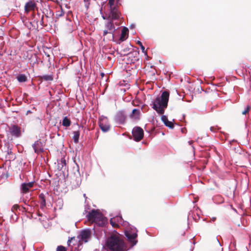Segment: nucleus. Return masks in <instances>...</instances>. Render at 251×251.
<instances>
[{"instance_id": "f257e3e1", "label": "nucleus", "mask_w": 251, "mask_h": 251, "mask_svg": "<svg viewBox=\"0 0 251 251\" xmlns=\"http://www.w3.org/2000/svg\"><path fill=\"white\" fill-rule=\"evenodd\" d=\"M169 98V93L167 91H164L160 97H157L152 101L151 105L157 113L162 115L164 113L165 110L167 107Z\"/></svg>"}, {"instance_id": "f03ea898", "label": "nucleus", "mask_w": 251, "mask_h": 251, "mask_svg": "<svg viewBox=\"0 0 251 251\" xmlns=\"http://www.w3.org/2000/svg\"><path fill=\"white\" fill-rule=\"evenodd\" d=\"M106 246L110 251H126L124 243L117 233L107 238Z\"/></svg>"}, {"instance_id": "7ed1b4c3", "label": "nucleus", "mask_w": 251, "mask_h": 251, "mask_svg": "<svg viewBox=\"0 0 251 251\" xmlns=\"http://www.w3.org/2000/svg\"><path fill=\"white\" fill-rule=\"evenodd\" d=\"M88 220L91 223H94L100 226H104L107 222V219L98 210L92 209L86 215Z\"/></svg>"}, {"instance_id": "20e7f679", "label": "nucleus", "mask_w": 251, "mask_h": 251, "mask_svg": "<svg viewBox=\"0 0 251 251\" xmlns=\"http://www.w3.org/2000/svg\"><path fill=\"white\" fill-rule=\"evenodd\" d=\"M116 30V28L114 25L113 21L108 19L105 23V29L103 30L102 35L105 37L107 34H111V39L114 40V34Z\"/></svg>"}, {"instance_id": "39448f33", "label": "nucleus", "mask_w": 251, "mask_h": 251, "mask_svg": "<svg viewBox=\"0 0 251 251\" xmlns=\"http://www.w3.org/2000/svg\"><path fill=\"white\" fill-rule=\"evenodd\" d=\"M137 230L134 227H130V229H127L125 231V234L128 240L132 244V246L136 244L137 241L135 240L137 236Z\"/></svg>"}, {"instance_id": "423d86ee", "label": "nucleus", "mask_w": 251, "mask_h": 251, "mask_svg": "<svg viewBox=\"0 0 251 251\" xmlns=\"http://www.w3.org/2000/svg\"><path fill=\"white\" fill-rule=\"evenodd\" d=\"M99 125L101 130L104 132L109 131L110 128L107 118L104 116H101L99 117Z\"/></svg>"}, {"instance_id": "0eeeda50", "label": "nucleus", "mask_w": 251, "mask_h": 251, "mask_svg": "<svg viewBox=\"0 0 251 251\" xmlns=\"http://www.w3.org/2000/svg\"><path fill=\"white\" fill-rule=\"evenodd\" d=\"M132 134L134 140L136 142H139L144 137V131L141 127L136 126L133 128Z\"/></svg>"}, {"instance_id": "6e6552de", "label": "nucleus", "mask_w": 251, "mask_h": 251, "mask_svg": "<svg viewBox=\"0 0 251 251\" xmlns=\"http://www.w3.org/2000/svg\"><path fill=\"white\" fill-rule=\"evenodd\" d=\"M10 134L15 138H19L22 136V131L21 127L16 125H11L9 127Z\"/></svg>"}, {"instance_id": "1a4fd4ad", "label": "nucleus", "mask_w": 251, "mask_h": 251, "mask_svg": "<svg viewBox=\"0 0 251 251\" xmlns=\"http://www.w3.org/2000/svg\"><path fill=\"white\" fill-rule=\"evenodd\" d=\"M79 236L81 241L86 243L91 238V230L89 229L83 230L81 231Z\"/></svg>"}, {"instance_id": "9d476101", "label": "nucleus", "mask_w": 251, "mask_h": 251, "mask_svg": "<svg viewBox=\"0 0 251 251\" xmlns=\"http://www.w3.org/2000/svg\"><path fill=\"white\" fill-rule=\"evenodd\" d=\"M34 183V181L22 183L20 186L21 194H24L28 193L29 192V189L33 187Z\"/></svg>"}, {"instance_id": "9b49d317", "label": "nucleus", "mask_w": 251, "mask_h": 251, "mask_svg": "<svg viewBox=\"0 0 251 251\" xmlns=\"http://www.w3.org/2000/svg\"><path fill=\"white\" fill-rule=\"evenodd\" d=\"M36 8V4L34 0H29L25 5V13H28L30 11H34Z\"/></svg>"}, {"instance_id": "f8f14e48", "label": "nucleus", "mask_w": 251, "mask_h": 251, "mask_svg": "<svg viewBox=\"0 0 251 251\" xmlns=\"http://www.w3.org/2000/svg\"><path fill=\"white\" fill-rule=\"evenodd\" d=\"M32 146L34 152L37 154L44 151L43 144L40 140L35 141Z\"/></svg>"}, {"instance_id": "ddd939ff", "label": "nucleus", "mask_w": 251, "mask_h": 251, "mask_svg": "<svg viewBox=\"0 0 251 251\" xmlns=\"http://www.w3.org/2000/svg\"><path fill=\"white\" fill-rule=\"evenodd\" d=\"M123 222V218L121 216H117L111 218L110 220V224L113 227H116L119 226V224H121Z\"/></svg>"}, {"instance_id": "4468645a", "label": "nucleus", "mask_w": 251, "mask_h": 251, "mask_svg": "<svg viewBox=\"0 0 251 251\" xmlns=\"http://www.w3.org/2000/svg\"><path fill=\"white\" fill-rule=\"evenodd\" d=\"M110 10L111 16L110 20H112L113 21L114 20H117L120 18V13L118 9L116 7L110 8Z\"/></svg>"}, {"instance_id": "2eb2a0df", "label": "nucleus", "mask_w": 251, "mask_h": 251, "mask_svg": "<svg viewBox=\"0 0 251 251\" xmlns=\"http://www.w3.org/2000/svg\"><path fill=\"white\" fill-rule=\"evenodd\" d=\"M126 118V116L123 112H119L116 116L115 121L119 124H123L125 122Z\"/></svg>"}, {"instance_id": "dca6fc26", "label": "nucleus", "mask_w": 251, "mask_h": 251, "mask_svg": "<svg viewBox=\"0 0 251 251\" xmlns=\"http://www.w3.org/2000/svg\"><path fill=\"white\" fill-rule=\"evenodd\" d=\"M161 120L166 126H168L170 128H174V126L173 123L172 122L168 121L167 116L162 115L161 117Z\"/></svg>"}, {"instance_id": "f3484780", "label": "nucleus", "mask_w": 251, "mask_h": 251, "mask_svg": "<svg viewBox=\"0 0 251 251\" xmlns=\"http://www.w3.org/2000/svg\"><path fill=\"white\" fill-rule=\"evenodd\" d=\"M140 111L139 109H134L130 115V117L134 120H139L140 118Z\"/></svg>"}, {"instance_id": "a211bd4d", "label": "nucleus", "mask_w": 251, "mask_h": 251, "mask_svg": "<svg viewBox=\"0 0 251 251\" xmlns=\"http://www.w3.org/2000/svg\"><path fill=\"white\" fill-rule=\"evenodd\" d=\"M128 32V28L126 27H124L122 30V33L120 38L121 41H124L127 38Z\"/></svg>"}, {"instance_id": "6ab92c4d", "label": "nucleus", "mask_w": 251, "mask_h": 251, "mask_svg": "<svg viewBox=\"0 0 251 251\" xmlns=\"http://www.w3.org/2000/svg\"><path fill=\"white\" fill-rule=\"evenodd\" d=\"M40 208L44 209L46 205V199L45 195L43 194H40L39 195Z\"/></svg>"}, {"instance_id": "aec40b11", "label": "nucleus", "mask_w": 251, "mask_h": 251, "mask_svg": "<svg viewBox=\"0 0 251 251\" xmlns=\"http://www.w3.org/2000/svg\"><path fill=\"white\" fill-rule=\"evenodd\" d=\"M73 139L75 143H78L79 141V138L80 136V131L79 130H76L73 131Z\"/></svg>"}, {"instance_id": "412c9836", "label": "nucleus", "mask_w": 251, "mask_h": 251, "mask_svg": "<svg viewBox=\"0 0 251 251\" xmlns=\"http://www.w3.org/2000/svg\"><path fill=\"white\" fill-rule=\"evenodd\" d=\"M18 209L20 211H22V212H24V211H26L24 207H22L21 208L20 206L18 204H14V205L12 206V207L11 208V210L13 212H15V211H17Z\"/></svg>"}, {"instance_id": "4be33fe9", "label": "nucleus", "mask_w": 251, "mask_h": 251, "mask_svg": "<svg viewBox=\"0 0 251 251\" xmlns=\"http://www.w3.org/2000/svg\"><path fill=\"white\" fill-rule=\"evenodd\" d=\"M17 80L20 82H24L26 81L27 77L24 74L19 75L17 77Z\"/></svg>"}, {"instance_id": "5701e85b", "label": "nucleus", "mask_w": 251, "mask_h": 251, "mask_svg": "<svg viewBox=\"0 0 251 251\" xmlns=\"http://www.w3.org/2000/svg\"><path fill=\"white\" fill-rule=\"evenodd\" d=\"M71 121L67 117H65L62 121V126L66 127H68L71 125Z\"/></svg>"}, {"instance_id": "b1692460", "label": "nucleus", "mask_w": 251, "mask_h": 251, "mask_svg": "<svg viewBox=\"0 0 251 251\" xmlns=\"http://www.w3.org/2000/svg\"><path fill=\"white\" fill-rule=\"evenodd\" d=\"M42 78L46 81H51L53 80V77L52 75H46L42 76Z\"/></svg>"}, {"instance_id": "393cba45", "label": "nucleus", "mask_w": 251, "mask_h": 251, "mask_svg": "<svg viewBox=\"0 0 251 251\" xmlns=\"http://www.w3.org/2000/svg\"><path fill=\"white\" fill-rule=\"evenodd\" d=\"M251 109V107L249 105H247L244 110L242 112V114L246 115L248 113Z\"/></svg>"}, {"instance_id": "a878e982", "label": "nucleus", "mask_w": 251, "mask_h": 251, "mask_svg": "<svg viewBox=\"0 0 251 251\" xmlns=\"http://www.w3.org/2000/svg\"><path fill=\"white\" fill-rule=\"evenodd\" d=\"M61 165V168H62L64 166H66V160L64 158H61L60 160V163H59V167H60V165Z\"/></svg>"}, {"instance_id": "bb28decb", "label": "nucleus", "mask_w": 251, "mask_h": 251, "mask_svg": "<svg viewBox=\"0 0 251 251\" xmlns=\"http://www.w3.org/2000/svg\"><path fill=\"white\" fill-rule=\"evenodd\" d=\"M115 0H108V4L109 5L110 8L114 7Z\"/></svg>"}, {"instance_id": "cd10ccee", "label": "nucleus", "mask_w": 251, "mask_h": 251, "mask_svg": "<svg viewBox=\"0 0 251 251\" xmlns=\"http://www.w3.org/2000/svg\"><path fill=\"white\" fill-rule=\"evenodd\" d=\"M137 44L140 46V47H141V49L142 50V51L143 52H145L146 54L147 53L146 52H145V47L143 46L142 43L138 41L137 42Z\"/></svg>"}, {"instance_id": "c85d7f7f", "label": "nucleus", "mask_w": 251, "mask_h": 251, "mask_svg": "<svg viewBox=\"0 0 251 251\" xmlns=\"http://www.w3.org/2000/svg\"><path fill=\"white\" fill-rule=\"evenodd\" d=\"M56 251H66V250L64 247L59 246L57 248Z\"/></svg>"}, {"instance_id": "c756f323", "label": "nucleus", "mask_w": 251, "mask_h": 251, "mask_svg": "<svg viewBox=\"0 0 251 251\" xmlns=\"http://www.w3.org/2000/svg\"><path fill=\"white\" fill-rule=\"evenodd\" d=\"M64 14V12L63 11V10L61 9L60 11H58L57 12V13H56V16L57 17H61V16H63Z\"/></svg>"}, {"instance_id": "7c9ffc66", "label": "nucleus", "mask_w": 251, "mask_h": 251, "mask_svg": "<svg viewBox=\"0 0 251 251\" xmlns=\"http://www.w3.org/2000/svg\"><path fill=\"white\" fill-rule=\"evenodd\" d=\"M92 0H84V2L85 3V6L86 7V8L87 9L89 7V4L90 3V1H91Z\"/></svg>"}, {"instance_id": "2f4dec72", "label": "nucleus", "mask_w": 251, "mask_h": 251, "mask_svg": "<svg viewBox=\"0 0 251 251\" xmlns=\"http://www.w3.org/2000/svg\"><path fill=\"white\" fill-rule=\"evenodd\" d=\"M218 130H219V127H218L217 126H211V127H210V130H211L212 132H217Z\"/></svg>"}, {"instance_id": "473e14b6", "label": "nucleus", "mask_w": 251, "mask_h": 251, "mask_svg": "<svg viewBox=\"0 0 251 251\" xmlns=\"http://www.w3.org/2000/svg\"><path fill=\"white\" fill-rule=\"evenodd\" d=\"M43 18H44V17H43V16L42 17V18H41V22H41V25H43V24H44Z\"/></svg>"}, {"instance_id": "72a5a7b5", "label": "nucleus", "mask_w": 251, "mask_h": 251, "mask_svg": "<svg viewBox=\"0 0 251 251\" xmlns=\"http://www.w3.org/2000/svg\"><path fill=\"white\" fill-rule=\"evenodd\" d=\"M11 153H12V150L11 149H8V150H7V153L8 154H10Z\"/></svg>"}, {"instance_id": "f704fd0d", "label": "nucleus", "mask_w": 251, "mask_h": 251, "mask_svg": "<svg viewBox=\"0 0 251 251\" xmlns=\"http://www.w3.org/2000/svg\"><path fill=\"white\" fill-rule=\"evenodd\" d=\"M102 18H103V19H106V20H107V21L108 19H110L109 18V17L108 18H106V17H105V16H104V15H102Z\"/></svg>"}, {"instance_id": "c9c22d12", "label": "nucleus", "mask_w": 251, "mask_h": 251, "mask_svg": "<svg viewBox=\"0 0 251 251\" xmlns=\"http://www.w3.org/2000/svg\"><path fill=\"white\" fill-rule=\"evenodd\" d=\"M135 27V25H131L130 26V28H133Z\"/></svg>"}, {"instance_id": "e433bc0d", "label": "nucleus", "mask_w": 251, "mask_h": 251, "mask_svg": "<svg viewBox=\"0 0 251 251\" xmlns=\"http://www.w3.org/2000/svg\"><path fill=\"white\" fill-rule=\"evenodd\" d=\"M193 143V141H192V140L189 141L188 142V143H189V144L190 145H192V144Z\"/></svg>"}, {"instance_id": "4c0bfd02", "label": "nucleus", "mask_w": 251, "mask_h": 251, "mask_svg": "<svg viewBox=\"0 0 251 251\" xmlns=\"http://www.w3.org/2000/svg\"><path fill=\"white\" fill-rule=\"evenodd\" d=\"M71 239H69L68 241V244L69 246L70 245V242H71Z\"/></svg>"}, {"instance_id": "58836bf2", "label": "nucleus", "mask_w": 251, "mask_h": 251, "mask_svg": "<svg viewBox=\"0 0 251 251\" xmlns=\"http://www.w3.org/2000/svg\"><path fill=\"white\" fill-rule=\"evenodd\" d=\"M215 220H216V218H215V217H213V218L211 219V220H212V221H214Z\"/></svg>"}, {"instance_id": "ea45409f", "label": "nucleus", "mask_w": 251, "mask_h": 251, "mask_svg": "<svg viewBox=\"0 0 251 251\" xmlns=\"http://www.w3.org/2000/svg\"><path fill=\"white\" fill-rule=\"evenodd\" d=\"M23 201L25 204H26V200H23Z\"/></svg>"}, {"instance_id": "a19ab883", "label": "nucleus", "mask_w": 251, "mask_h": 251, "mask_svg": "<svg viewBox=\"0 0 251 251\" xmlns=\"http://www.w3.org/2000/svg\"><path fill=\"white\" fill-rule=\"evenodd\" d=\"M83 197H84L85 198H86V194H84L83 195Z\"/></svg>"}, {"instance_id": "79ce46f5", "label": "nucleus", "mask_w": 251, "mask_h": 251, "mask_svg": "<svg viewBox=\"0 0 251 251\" xmlns=\"http://www.w3.org/2000/svg\"><path fill=\"white\" fill-rule=\"evenodd\" d=\"M31 113V111L30 110H28L27 111V113Z\"/></svg>"}, {"instance_id": "37998d69", "label": "nucleus", "mask_w": 251, "mask_h": 251, "mask_svg": "<svg viewBox=\"0 0 251 251\" xmlns=\"http://www.w3.org/2000/svg\"><path fill=\"white\" fill-rule=\"evenodd\" d=\"M104 75L103 73H101V75L103 76Z\"/></svg>"}]
</instances>
